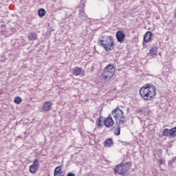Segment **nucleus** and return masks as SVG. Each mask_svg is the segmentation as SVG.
<instances>
[{
  "label": "nucleus",
  "mask_w": 176,
  "mask_h": 176,
  "mask_svg": "<svg viewBox=\"0 0 176 176\" xmlns=\"http://www.w3.org/2000/svg\"><path fill=\"white\" fill-rule=\"evenodd\" d=\"M140 94L144 101H152L156 97V87L153 85L146 84L140 88Z\"/></svg>",
  "instance_id": "obj_1"
},
{
  "label": "nucleus",
  "mask_w": 176,
  "mask_h": 176,
  "mask_svg": "<svg viewBox=\"0 0 176 176\" xmlns=\"http://www.w3.org/2000/svg\"><path fill=\"white\" fill-rule=\"evenodd\" d=\"M98 43L99 46L104 47L106 52L113 50V47H115V45H113V39H112V37L108 36L100 38L98 40Z\"/></svg>",
  "instance_id": "obj_2"
},
{
  "label": "nucleus",
  "mask_w": 176,
  "mask_h": 176,
  "mask_svg": "<svg viewBox=\"0 0 176 176\" xmlns=\"http://www.w3.org/2000/svg\"><path fill=\"white\" fill-rule=\"evenodd\" d=\"M115 72L116 70L113 65H108L105 67L101 74L102 79H103L104 82H109V80H111L115 76Z\"/></svg>",
  "instance_id": "obj_3"
},
{
  "label": "nucleus",
  "mask_w": 176,
  "mask_h": 176,
  "mask_svg": "<svg viewBox=\"0 0 176 176\" xmlns=\"http://www.w3.org/2000/svg\"><path fill=\"white\" fill-rule=\"evenodd\" d=\"M131 167V162H128L118 164L114 168V173L118 175H124Z\"/></svg>",
  "instance_id": "obj_4"
},
{
  "label": "nucleus",
  "mask_w": 176,
  "mask_h": 176,
  "mask_svg": "<svg viewBox=\"0 0 176 176\" xmlns=\"http://www.w3.org/2000/svg\"><path fill=\"white\" fill-rule=\"evenodd\" d=\"M114 119H116L117 124H124L126 123V117L123 115V111L119 108H116L111 112Z\"/></svg>",
  "instance_id": "obj_5"
},
{
  "label": "nucleus",
  "mask_w": 176,
  "mask_h": 176,
  "mask_svg": "<svg viewBox=\"0 0 176 176\" xmlns=\"http://www.w3.org/2000/svg\"><path fill=\"white\" fill-rule=\"evenodd\" d=\"M163 134L165 137H175L176 136V126L171 129H165L163 131Z\"/></svg>",
  "instance_id": "obj_6"
},
{
  "label": "nucleus",
  "mask_w": 176,
  "mask_h": 176,
  "mask_svg": "<svg viewBox=\"0 0 176 176\" xmlns=\"http://www.w3.org/2000/svg\"><path fill=\"white\" fill-rule=\"evenodd\" d=\"M29 170L32 174H35V173L39 170V160H35L33 162V164L30 165Z\"/></svg>",
  "instance_id": "obj_7"
},
{
  "label": "nucleus",
  "mask_w": 176,
  "mask_h": 176,
  "mask_svg": "<svg viewBox=\"0 0 176 176\" xmlns=\"http://www.w3.org/2000/svg\"><path fill=\"white\" fill-rule=\"evenodd\" d=\"M104 124L106 127H112L115 124V122L113 119H112V116H109L104 120Z\"/></svg>",
  "instance_id": "obj_8"
},
{
  "label": "nucleus",
  "mask_w": 176,
  "mask_h": 176,
  "mask_svg": "<svg viewBox=\"0 0 176 176\" xmlns=\"http://www.w3.org/2000/svg\"><path fill=\"white\" fill-rule=\"evenodd\" d=\"M116 36L117 38L118 42H124V38H126V34L123 31H118L117 32Z\"/></svg>",
  "instance_id": "obj_9"
},
{
  "label": "nucleus",
  "mask_w": 176,
  "mask_h": 176,
  "mask_svg": "<svg viewBox=\"0 0 176 176\" xmlns=\"http://www.w3.org/2000/svg\"><path fill=\"white\" fill-rule=\"evenodd\" d=\"M153 35V33L152 32H147L144 36V42H143V46L146 43H148V42H151L152 41V36ZM145 42V43H144Z\"/></svg>",
  "instance_id": "obj_10"
},
{
  "label": "nucleus",
  "mask_w": 176,
  "mask_h": 176,
  "mask_svg": "<svg viewBox=\"0 0 176 176\" xmlns=\"http://www.w3.org/2000/svg\"><path fill=\"white\" fill-rule=\"evenodd\" d=\"M52 105H53L52 102L49 101L45 102L43 105L42 109H43L45 112H47L52 109Z\"/></svg>",
  "instance_id": "obj_11"
},
{
  "label": "nucleus",
  "mask_w": 176,
  "mask_h": 176,
  "mask_svg": "<svg viewBox=\"0 0 176 176\" xmlns=\"http://www.w3.org/2000/svg\"><path fill=\"white\" fill-rule=\"evenodd\" d=\"M72 74L75 76H79L82 74V67H75L72 69Z\"/></svg>",
  "instance_id": "obj_12"
},
{
  "label": "nucleus",
  "mask_w": 176,
  "mask_h": 176,
  "mask_svg": "<svg viewBox=\"0 0 176 176\" xmlns=\"http://www.w3.org/2000/svg\"><path fill=\"white\" fill-rule=\"evenodd\" d=\"M104 146L107 148H111V146H113V141L111 138H107L104 142Z\"/></svg>",
  "instance_id": "obj_13"
},
{
  "label": "nucleus",
  "mask_w": 176,
  "mask_h": 176,
  "mask_svg": "<svg viewBox=\"0 0 176 176\" xmlns=\"http://www.w3.org/2000/svg\"><path fill=\"white\" fill-rule=\"evenodd\" d=\"M63 174V170H61V166H57L54 169V176H60Z\"/></svg>",
  "instance_id": "obj_14"
},
{
  "label": "nucleus",
  "mask_w": 176,
  "mask_h": 176,
  "mask_svg": "<svg viewBox=\"0 0 176 176\" xmlns=\"http://www.w3.org/2000/svg\"><path fill=\"white\" fill-rule=\"evenodd\" d=\"M79 17L81 19V20H84L85 21L87 20V15H86V13L83 10H80Z\"/></svg>",
  "instance_id": "obj_15"
},
{
  "label": "nucleus",
  "mask_w": 176,
  "mask_h": 176,
  "mask_svg": "<svg viewBox=\"0 0 176 176\" xmlns=\"http://www.w3.org/2000/svg\"><path fill=\"white\" fill-rule=\"evenodd\" d=\"M28 38L30 41H35L36 39H38V34L34 32H30L28 34Z\"/></svg>",
  "instance_id": "obj_16"
},
{
  "label": "nucleus",
  "mask_w": 176,
  "mask_h": 176,
  "mask_svg": "<svg viewBox=\"0 0 176 176\" xmlns=\"http://www.w3.org/2000/svg\"><path fill=\"white\" fill-rule=\"evenodd\" d=\"M38 14L39 17H43L46 14V10L43 8H41L38 11Z\"/></svg>",
  "instance_id": "obj_17"
},
{
  "label": "nucleus",
  "mask_w": 176,
  "mask_h": 176,
  "mask_svg": "<svg viewBox=\"0 0 176 176\" xmlns=\"http://www.w3.org/2000/svg\"><path fill=\"white\" fill-rule=\"evenodd\" d=\"M120 125L118 124L117 127L114 130V135H120Z\"/></svg>",
  "instance_id": "obj_18"
},
{
  "label": "nucleus",
  "mask_w": 176,
  "mask_h": 176,
  "mask_svg": "<svg viewBox=\"0 0 176 176\" xmlns=\"http://www.w3.org/2000/svg\"><path fill=\"white\" fill-rule=\"evenodd\" d=\"M150 54H152V56H155L157 53V47H153L150 50Z\"/></svg>",
  "instance_id": "obj_19"
},
{
  "label": "nucleus",
  "mask_w": 176,
  "mask_h": 176,
  "mask_svg": "<svg viewBox=\"0 0 176 176\" xmlns=\"http://www.w3.org/2000/svg\"><path fill=\"white\" fill-rule=\"evenodd\" d=\"M21 101H23V100L19 96L15 97L14 100V102H15V104H21Z\"/></svg>",
  "instance_id": "obj_20"
},
{
  "label": "nucleus",
  "mask_w": 176,
  "mask_h": 176,
  "mask_svg": "<svg viewBox=\"0 0 176 176\" xmlns=\"http://www.w3.org/2000/svg\"><path fill=\"white\" fill-rule=\"evenodd\" d=\"M120 142H121L122 145H123L124 146H127V145H130V143L127 142L120 141Z\"/></svg>",
  "instance_id": "obj_21"
},
{
  "label": "nucleus",
  "mask_w": 176,
  "mask_h": 176,
  "mask_svg": "<svg viewBox=\"0 0 176 176\" xmlns=\"http://www.w3.org/2000/svg\"><path fill=\"white\" fill-rule=\"evenodd\" d=\"M97 124L98 127H102V125L101 124V119L98 118L97 121Z\"/></svg>",
  "instance_id": "obj_22"
},
{
  "label": "nucleus",
  "mask_w": 176,
  "mask_h": 176,
  "mask_svg": "<svg viewBox=\"0 0 176 176\" xmlns=\"http://www.w3.org/2000/svg\"><path fill=\"white\" fill-rule=\"evenodd\" d=\"M158 163L159 164H162L163 163V160L162 159L158 160Z\"/></svg>",
  "instance_id": "obj_23"
},
{
  "label": "nucleus",
  "mask_w": 176,
  "mask_h": 176,
  "mask_svg": "<svg viewBox=\"0 0 176 176\" xmlns=\"http://www.w3.org/2000/svg\"><path fill=\"white\" fill-rule=\"evenodd\" d=\"M67 176H75L74 173H69Z\"/></svg>",
  "instance_id": "obj_24"
}]
</instances>
